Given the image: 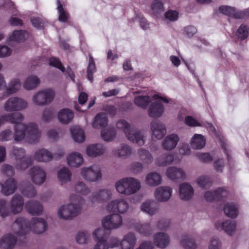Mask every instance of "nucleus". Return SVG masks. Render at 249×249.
<instances>
[{
  "mask_svg": "<svg viewBox=\"0 0 249 249\" xmlns=\"http://www.w3.org/2000/svg\"><path fill=\"white\" fill-rule=\"evenodd\" d=\"M28 107L27 101L20 97H11L4 103L3 108L5 111H19L26 109Z\"/></svg>",
  "mask_w": 249,
  "mask_h": 249,
  "instance_id": "6e6552de",
  "label": "nucleus"
},
{
  "mask_svg": "<svg viewBox=\"0 0 249 249\" xmlns=\"http://www.w3.org/2000/svg\"><path fill=\"white\" fill-rule=\"evenodd\" d=\"M150 101L149 96H138L135 98V104L142 108H146Z\"/></svg>",
  "mask_w": 249,
  "mask_h": 249,
  "instance_id": "5fc2aeb1",
  "label": "nucleus"
},
{
  "mask_svg": "<svg viewBox=\"0 0 249 249\" xmlns=\"http://www.w3.org/2000/svg\"><path fill=\"white\" fill-rule=\"evenodd\" d=\"M10 211L7 206V201L3 199H0V214L3 218L10 215Z\"/></svg>",
  "mask_w": 249,
  "mask_h": 249,
  "instance_id": "680f3d73",
  "label": "nucleus"
},
{
  "mask_svg": "<svg viewBox=\"0 0 249 249\" xmlns=\"http://www.w3.org/2000/svg\"><path fill=\"white\" fill-rule=\"evenodd\" d=\"M18 188V183L14 178H10L2 183L1 193L8 196L13 194Z\"/></svg>",
  "mask_w": 249,
  "mask_h": 249,
  "instance_id": "7c9ffc66",
  "label": "nucleus"
},
{
  "mask_svg": "<svg viewBox=\"0 0 249 249\" xmlns=\"http://www.w3.org/2000/svg\"><path fill=\"white\" fill-rule=\"evenodd\" d=\"M55 95V93L53 89H42L34 93L32 101L33 103L36 106H44L52 102Z\"/></svg>",
  "mask_w": 249,
  "mask_h": 249,
  "instance_id": "39448f33",
  "label": "nucleus"
},
{
  "mask_svg": "<svg viewBox=\"0 0 249 249\" xmlns=\"http://www.w3.org/2000/svg\"><path fill=\"white\" fill-rule=\"evenodd\" d=\"M40 83L39 78L35 75H31L25 80L23 88L27 90H32L36 89Z\"/></svg>",
  "mask_w": 249,
  "mask_h": 249,
  "instance_id": "79ce46f5",
  "label": "nucleus"
},
{
  "mask_svg": "<svg viewBox=\"0 0 249 249\" xmlns=\"http://www.w3.org/2000/svg\"><path fill=\"white\" fill-rule=\"evenodd\" d=\"M197 184L202 188L209 187L212 184L210 178L207 176H202L198 177L196 180Z\"/></svg>",
  "mask_w": 249,
  "mask_h": 249,
  "instance_id": "052dcab7",
  "label": "nucleus"
},
{
  "mask_svg": "<svg viewBox=\"0 0 249 249\" xmlns=\"http://www.w3.org/2000/svg\"><path fill=\"white\" fill-rule=\"evenodd\" d=\"M14 133L10 129H5L0 132V140L2 142L11 141L16 142H24L30 144L37 143L41 136L38 124L35 122L22 124L14 126Z\"/></svg>",
  "mask_w": 249,
  "mask_h": 249,
  "instance_id": "f257e3e1",
  "label": "nucleus"
},
{
  "mask_svg": "<svg viewBox=\"0 0 249 249\" xmlns=\"http://www.w3.org/2000/svg\"><path fill=\"white\" fill-rule=\"evenodd\" d=\"M178 17V13L176 10H170L165 14V18L170 21H176Z\"/></svg>",
  "mask_w": 249,
  "mask_h": 249,
  "instance_id": "774afa93",
  "label": "nucleus"
},
{
  "mask_svg": "<svg viewBox=\"0 0 249 249\" xmlns=\"http://www.w3.org/2000/svg\"><path fill=\"white\" fill-rule=\"evenodd\" d=\"M67 164L71 168H78L84 163L83 155L77 152L69 153L66 156Z\"/></svg>",
  "mask_w": 249,
  "mask_h": 249,
  "instance_id": "c85d7f7f",
  "label": "nucleus"
},
{
  "mask_svg": "<svg viewBox=\"0 0 249 249\" xmlns=\"http://www.w3.org/2000/svg\"><path fill=\"white\" fill-rule=\"evenodd\" d=\"M24 119V115L19 112H10L0 116V126L5 122L19 125Z\"/></svg>",
  "mask_w": 249,
  "mask_h": 249,
  "instance_id": "4468645a",
  "label": "nucleus"
},
{
  "mask_svg": "<svg viewBox=\"0 0 249 249\" xmlns=\"http://www.w3.org/2000/svg\"><path fill=\"white\" fill-rule=\"evenodd\" d=\"M33 160L38 162L48 163L53 159V153L45 148H39L33 154Z\"/></svg>",
  "mask_w": 249,
  "mask_h": 249,
  "instance_id": "4be33fe9",
  "label": "nucleus"
},
{
  "mask_svg": "<svg viewBox=\"0 0 249 249\" xmlns=\"http://www.w3.org/2000/svg\"><path fill=\"white\" fill-rule=\"evenodd\" d=\"M114 187L119 194L129 196L140 190L141 183L135 178L125 177L116 181L114 184Z\"/></svg>",
  "mask_w": 249,
  "mask_h": 249,
  "instance_id": "7ed1b4c3",
  "label": "nucleus"
},
{
  "mask_svg": "<svg viewBox=\"0 0 249 249\" xmlns=\"http://www.w3.org/2000/svg\"><path fill=\"white\" fill-rule=\"evenodd\" d=\"M116 128L123 131L125 137L133 128L131 124L124 120H120L116 123Z\"/></svg>",
  "mask_w": 249,
  "mask_h": 249,
  "instance_id": "603ef678",
  "label": "nucleus"
},
{
  "mask_svg": "<svg viewBox=\"0 0 249 249\" xmlns=\"http://www.w3.org/2000/svg\"><path fill=\"white\" fill-rule=\"evenodd\" d=\"M58 6L57 7L58 11V20L60 22H66L69 18V14L65 10L59 0H57Z\"/></svg>",
  "mask_w": 249,
  "mask_h": 249,
  "instance_id": "bf43d9fd",
  "label": "nucleus"
},
{
  "mask_svg": "<svg viewBox=\"0 0 249 249\" xmlns=\"http://www.w3.org/2000/svg\"><path fill=\"white\" fill-rule=\"evenodd\" d=\"M17 242V238L14 234L6 233L0 239V248L2 249H13Z\"/></svg>",
  "mask_w": 249,
  "mask_h": 249,
  "instance_id": "2f4dec72",
  "label": "nucleus"
},
{
  "mask_svg": "<svg viewBox=\"0 0 249 249\" xmlns=\"http://www.w3.org/2000/svg\"><path fill=\"white\" fill-rule=\"evenodd\" d=\"M108 121L105 113H101L97 114L93 120L92 124L94 128H100L106 126L107 125Z\"/></svg>",
  "mask_w": 249,
  "mask_h": 249,
  "instance_id": "c03bdc74",
  "label": "nucleus"
},
{
  "mask_svg": "<svg viewBox=\"0 0 249 249\" xmlns=\"http://www.w3.org/2000/svg\"><path fill=\"white\" fill-rule=\"evenodd\" d=\"M179 139V137L176 133L168 134L162 141L161 146L164 150L172 151L176 148Z\"/></svg>",
  "mask_w": 249,
  "mask_h": 249,
  "instance_id": "5701e85b",
  "label": "nucleus"
},
{
  "mask_svg": "<svg viewBox=\"0 0 249 249\" xmlns=\"http://www.w3.org/2000/svg\"><path fill=\"white\" fill-rule=\"evenodd\" d=\"M22 194L25 196L32 198L36 196V191L33 185H30L28 187L23 189Z\"/></svg>",
  "mask_w": 249,
  "mask_h": 249,
  "instance_id": "0e129e2a",
  "label": "nucleus"
},
{
  "mask_svg": "<svg viewBox=\"0 0 249 249\" xmlns=\"http://www.w3.org/2000/svg\"><path fill=\"white\" fill-rule=\"evenodd\" d=\"M31 21L34 27L37 29H42L45 26V21L39 17H32Z\"/></svg>",
  "mask_w": 249,
  "mask_h": 249,
  "instance_id": "69168bd1",
  "label": "nucleus"
},
{
  "mask_svg": "<svg viewBox=\"0 0 249 249\" xmlns=\"http://www.w3.org/2000/svg\"><path fill=\"white\" fill-rule=\"evenodd\" d=\"M131 228L134 229L140 234L145 236H148L151 235L153 231L150 223H141L135 222L131 226Z\"/></svg>",
  "mask_w": 249,
  "mask_h": 249,
  "instance_id": "f704fd0d",
  "label": "nucleus"
},
{
  "mask_svg": "<svg viewBox=\"0 0 249 249\" xmlns=\"http://www.w3.org/2000/svg\"><path fill=\"white\" fill-rule=\"evenodd\" d=\"M71 202L61 206L57 210V216L62 220H72L78 216L81 212L85 199L80 196L71 195Z\"/></svg>",
  "mask_w": 249,
  "mask_h": 249,
  "instance_id": "f03ea898",
  "label": "nucleus"
},
{
  "mask_svg": "<svg viewBox=\"0 0 249 249\" xmlns=\"http://www.w3.org/2000/svg\"><path fill=\"white\" fill-rule=\"evenodd\" d=\"M249 17V10L246 9L244 11H238L234 8V12L232 16V18L237 19L244 18Z\"/></svg>",
  "mask_w": 249,
  "mask_h": 249,
  "instance_id": "338daca9",
  "label": "nucleus"
},
{
  "mask_svg": "<svg viewBox=\"0 0 249 249\" xmlns=\"http://www.w3.org/2000/svg\"><path fill=\"white\" fill-rule=\"evenodd\" d=\"M103 227L108 230H116L123 224V217L117 213H112L105 216L102 220Z\"/></svg>",
  "mask_w": 249,
  "mask_h": 249,
  "instance_id": "1a4fd4ad",
  "label": "nucleus"
},
{
  "mask_svg": "<svg viewBox=\"0 0 249 249\" xmlns=\"http://www.w3.org/2000/svg\"><path fill=\"white\" fill-rule=\"evenodd\" d=\"M74 117V113L69 108H64L60 109L57 113V118L59 121L63 124L70 123Z\"/></svg>",
  "mask_w": 249,
  "mask_h": 249,
  "instance_id": "4c0bfd02",
  "label": "nucleus"
},
{
  "mask_svg": "<svg viewBox=\"0 0 249 249\" xmlns=\"http://www.w3.org/2000/svg\"><path fill=\"white\" fill-rule=\"evenodd\" d=\"M90 240V234L86 231H81L78 232L75 236V240L79 245H86Z\"/></svg>",
  "mask_w": 249,
  "mask_h": 249,
  "instance_id": "49530a36",
  "label": "nucleus"
},
{
  "mask_svg": "<svg viewBox=\"0 0 249 249\" xmlns=\"http://www.w3.org/2000/svg\"><path fill=\"white\" fill-rule=\"evenodd\" d=\"M153 244L158 248L164 249L168 247L171 242L168 234L164 232H158L153 237Z\"/></svg>",
  "mask_w": 249,
  "mask_h": 249,
  "instance_id": "b1692460",
  "label": "nucleus"
},
{
  "mask_svg": "<svg viewBox=\"0 0 249 249\" xmlns=\"http://www.w3.org/2000/svg\"><path fill=\"white\" fill-rule=\"evenodd\" d=\"M129 208V204L124 198H117L110 200L106 206V209L108 213L119 215L126 213Z\"/></svg>",
  "mask_w": 249,
  "mask_h": 249,
  "instance_id": "423d86ee",
  "label": "nucleus"
},
{
  "mask_svg": "<svg viewBox=\"0 0 249 249\" xmlns=\"http://www.w3.org/2000/svg\"><path fill=\"white\" fill-rule=\"evenodd\" d=\"M224 212L228 217L234 218L238 214V208L233 203H226L224 207Z\"/></svg>",
  "mask_w": 249,
  "mask_h": 249,
  "instance_id": "a18cd8bd",
  "label": "nucleus"
},
{
  "mask_svg": "<svg viewBox=\"0 0 249 249\" xmlns=\"http://www.w3.org/2000/svg\"><path fill=\"white\" fill-rule=\"evenodd\" d=\"M72 138L73 140L79 143L83 142L85 139L84 131L79 126H74L71 129Z\"/></svg>",
  "mask_w": 249,
  "mask_h": 249,
  "instance_id": "de8ad7c7",
  "label": "nucleus"
},
{
  "mask_svg": "<svg viewBox=\"0 0 249 249\" xmlns=\"http://www.w3.org/2000/svg\"><path fill=\"white\" fill-rule=\"evenodd\" d=\"M25 208L27 212L33 215H41L43 211L41 204L35 200L27 201L25 204Z\"/></svg>",
  "mask_w": 249,
  "mask_h": 249,
  "instance_id": "473e14b6",
  "label": "nucleus"
},
{
  "mask_svg": "<svg viewBox=\"0 0 249 249\" xmlns=\"http://www.w3.org/2000/svg\"><path fill=\"white\" fill-rule=\"evenodd\" d=\"M113 191L109 188H99L92 192L89 197L92 203H103L112 198Z\"/></svg>",
  "mask_w": 249,
  "mask_h": 249,
  "instance_id": "9d476101",
  "label": "nucleus"
},
{
  "mask_svg": "<svg viewBox=\"0 0 249 249\" xmlns=\"http://www.w3.org/2000/svg\"><path fill=\"white\" fill-rule=\"evenodd\" d=\"M11 228L13 232L18 237L25 236L29 233L28 221L24 217L17 218Z\"/></svg>",
  "mask_w": 249,
  "mask_h": 249,
  "instance_id": "f8f14e48",
  "label": "nucleus"
},
{
  "mask_svg": "<svg viewBox=\"0 0 249 249\" xmlns=\"http://www.w3.org/2000/svg\"><path fill=\"white\" fill-rule=\"evenodd\" d=\"M24 202L23 197L19 194L14 195L10 202V211L15 214L21 213Z\"/></svg>",
  "mask_w": 249,
  "mask_h": 249,
  "instance_id": "cd10ccee",
  "label": "nucleus"
},
{
  "mask_svg": "<svg viewBox=\"0 0 249 249\" xmlns=\"http://www.w3.org/2000/svg\"><path fill=\"white\" fill-rule=\"evenodd\" d=\"M47 221L41 217H33L28 222L29 231L31 230L36 234L43 233L47 230Z\"/></svg>",
  "mask_w": 249,
  "mask_h": 249,
  "instance_id": "ddd939ff",
  "label": "nucleus"
},
{
  "mask_svg": "<svg viewBox=\"0 0 249 249\" xmlns=\"http://www.w3.org/2000/svg\"><path fill=\"white\" fill-rule=\"evenodd\" d=\"M137 241V237L133 232L125 234L120 241L121 249H134Z\"/></svg>",
  "mask_w": 249,
  "mask_h": 249,
  "instance_id": "c756f323",
  "label": "nucleus"
},
{
  "mask_svg": "<svg viewBox=\"0 0 249 249\" xmlns=\"http://www.w3.org/2000/svg\"><path fill=\"white\" fill-rule=\"evenodd\" d=\"M190 144L194 149H201L206 144V140L201 134H196L191 140Z\"/></svg>",
  "mask_w": 249,
  "mask_h": 249,
  "instance_id": "37998d69",
  "label": "nucleus"
},
{
  "mask_svg": "<svg viewBox=\"0 0 249 249\" xmlns=\"http://www.w3.org/2000/svg\"><path fill=\"white\" fill-rule=\"evenodd\" d=\"M180 245L185 249H196L197 245L195 240L189 236H184L180 242Z\"/></svg>",
  "mask_w": 249,
  "mask_h": 249,
  "instance_id": "8fccbe9b",
  "label": "nucleus"
},
{
  "mask_svg": "<svg viewBox=\"0 0 249 249\" xmlns=\"http://www.w3.org/2000/svg\"><path fill=\"white\" fill-rule=\"evenodd\" d=\"M107 151L106 147L102 143H94L88 145L86 149L89 157L96 158L103 155Z\"/></svg>",
  "mask_w": 249,
  "mask_h": 249,
  "instance_id": "bb28decb",
  "label": "nucleus"
},
{
  "mask_svg": "<svg viewBox=\"0 0 249 249\" xmlns=\"http://www.w3.org/2000/svg\"><path fill=\"white\" fill-rule=\"evenodd\" d=\"M140 210L145 213L152 216L158 213V208L154 200H147L141 204Z\"/></svg>",
  "mask_w": 249,
  "mask_h": 249,
  "instance_id": "c9c22d12",
  "label": "nucleus"
},
{
  "mask_svg": "<svg viewBox=\"0 0 249 249\" xmlns=\"http://www.w3.org/2000/svg\"><path fill=\"white\" fill-rule=\"evenodd\" d=\"M102 139L107 142H112L116 136L115 130L112 128L103 129L101 132Z\"/></svg>",
  "mask_w": 249,
  "mask_h": 249,
  "instance_id": "09e8293b",
  "label": "nucleus"
},
{
  "mask_svg": "<svg viewBox=\"0 0 249 249\" xmlns=\"http://www.w3.org/2000/svg\"><path fill=\"white\" fill-rule=\"evenodd\" d=\"M28 174L33 183L37 185L43 184L47 178L45 170L38 165L31 168L28 172Z\"/></svg>",
  "mask_w": 249,
  "mask_h": 249,
  "instance_id": "9b49d317",
  "label": "nucleus"
},
{
  "mask_svg": "<svg viewBox=\"0 0 249 249\" xmlns=\"http://www.w3.org/2000/svg\"><path fill=\"white\" fill-rule=\"evenodd\" d=\"M127 139L133 144L140 146L143 145L146 141V137L144 132L142 130L134 129L131 130L126 137Z\"/></svg>",
  "mask_w": 249,
  "mask_h": 249,
  "instance_id": "6ab92c4d",
  "label": "nucleus"
},
{
  "mask_svg": "<svg viewBox=\"0 0 249 249\" xmlns=\"http://www.w3.org/2000/svg\"><path fill=\"white\" fill-rule=\"evenodd\" d=\"M163 112L164 107L159 101L153 102L148 110V115L154 118L160 117Z\"/></svg>",
  "mask_w": 249,
  "mask_h": 249,
  "instance_id": "ea45409f",
  "label": "nucleus"
},
{
  "mask_svg": "<svg viewBox=\"0 0 249 249\" xmlns=\"http://www.w3.org/2000/svg\"><path fill=\"white\" fill-rule=\"evenodd\" d=\"M151 10L153 14L158 15L164 11L162 2L160 0H155L151 3Z\"/></svg>",
  "mask_w": 249,
  "mask_h": 249,
  "instance_id": "13d9d810",
  "label": "nucleus"
},
{
  "mask_svg": "<svg viewBox=\"0 0 249 249\" xmlns=\"http://www.w3.org/2000/svg\"><path fill=\"white\" fill-rule=\"evenodd\" d=\"M21 83L19 79L14 78L12 79L5 86V92L0 97V100H3L6 96L16 93L21 89Z\"/></svg>",
  "mask_w": 249,
  "mask_h": 249,
  "instance_id": "a878e982",
  "label": "nucleus"
},
{
  "mask_svg": "<svg viewBox=\"0 0 249 249\" xmlns=\"http://www.w3.org/2000/svg\"><path fill=\"white\" fill-rule=\"evenodd\" d=\"M144 181L145 184L148 186H157L161 183L162 177L158 172H151L146 175Z\"/></svg>",
  "mask_w": 249,
  "mask_h": 249,
  "instance_id": "72a5a7b5",
  "label": "nucleus"
},
{
  "mask_svg": "<svg viewBox=\"0 0 249 249\" xmlns=\"http://www.w3.org/2000/svg\"><path fill=\"white\" fill-rule=\"evenodd\" d=\"M93 236L97 241L93 249H108L106 245L107 233L104 229H96L93 232Z\"/></svg>",
  "mask_w": 249,
  "mask_h": 249,
  "instance_id": "393cba45",
  "label": "nucleus"
},
{
  "mask_svg": "<svg viewBox=\"0 0 249 249\" xmlns=\"http://www.w3.org/2000/svg\"><path fill=\"white\" fill-rule=\"evenodd\" d=\"M249 30L247 25H241L237 31L236 35L241 40H243L249 36Z\"/></svg>",
  "mask_w": 249,
  "mask_h": 249,
  "instance_id": "e2e57ef3",
  "label": "nucleus"
},
{
  "mask_svg": "<svg viewBox=\"0 0 249 249\" xmlns=\"http://www.w3.org/2000/svg\"><path fill=\"white\" fill-rule=\"evenodd\" d=\"M28 37V34L25 31H14L9 37L11 41H23Z\"/></svg>",
  "mask_w": 249,
  "mask_h": 249,
  "instance_id": "3c124183",
  "label": "nucleus"
},
{
  "mask_svg": "<svg viewBox=\"0 0 249 249\" xmlns=\"http://www.w3.org/2000/svg\"><path fill=\"white\" fill-rule=\"evenodd\" d=\"M222 243L218 236L212 237L208 243V249H222Z\"/></svg>",
  "mask_w": 249,
  "mask_h": 249,
  "instance_id": "6e6d98bb",
  "label": "nucleus"
},
{
  "mask_svg": "<svg viewBox=\"0 0 249 249\" xmlns=\"http://www.w3.org/2000/svg\"><path fill=\"white\" fill-rule=\"evenodd\" d=\"M174 160V157L172 154L165 153L155 159V164L157 166L165 167L171 164Z\"/></svg>",
  "mask_w": 249,
  "mask_h": 249,
  "instance_id": "58836bf2",
  "label": "nucleus"
},
{
  "mask_svg": "<svg viewBox=\"0 0 249 249\" xmlns=\"http://www.w3.org/2000/svg\"><path fill=\"white\" fill-rule=\"evenodd\" d=\"M133 153L132 147L125 143H121L119 146L112 149L111 153L114 156L122 159H126L130 157Z\"/></svg>",
  "mask_w": 249,
  "mask_h": 249,
  "instance_id": "f3484780",
  "label": "nucleus"
},
{
  "mask_svg": "<svg viewBox=\"0 0 249 249\" xmlns=\"http://www.w3.org/2000/svg\"><path fill=\"white\" fill-rule=\"evenodd\" d=\"M10 156L14 160L15 168L18 170H25L33 164L31 157L26 155V150L22 147H13Z\"/></svg>",
  "mask_w": 249,
  "mask_h": 249,
  "instance_id": "20e7f679",
  "label": "nucleus"
},
{
  "mask_svg": "<svg viewBox=\"0 0 249 249\" xmlns=\"http://www.w3.org/2000/svg\"><path fill=\"white\" fill-rule=\"evenodd\" d=\"M75 191L83 195H88L90 193V189L82 181L76 182L74 187Z\"/></svg>",
  "mask_w": 249,
  "mask_h": 249,
  "instance_id": "864d4df0",
  "label": "nucleus"
},
{
  "mask_svg": "<svg viewBox=\"0 0 249 249\" xmlns=\"http://www.w3.org/2000/svg\"><path fill=\"white\" fill-rule=\"evenodd\" d=\"M96 67L94 59L91 56H89V62L87 68V77L89 81L92 82L93 79V74L95 72Z\"/></svg>",
  "mask_w": 249,
  "mask_h": 249,
  "instance_id": "4d7b16f0",
  "label": "nucleus"
},
{
  "mask_svg": "<svg viewBox=\"0 0 249 249\" xmlns=\"http://www.w3.org/2000/svg\"><path fill=\"white\" fill-rule=\"evenodd\" d=\"M80 174L85 180L90 182L99 181L102 178L101 167L97 164L82 168Z\"/></svg>",
  "mask_w": 249,
  "mask_h": 249,
  "instance_id": "0eeeda50",
  "label": "nucleus"
},
{
  "mask_svg": "<svg viewBox=\"0 0 249 249\" xmlns=\"http://www.w3.org/2000/svg\"><path fill=\"white\" fill-rule=\"evenodd\" d=\"M165 175L173 181L185 180L186 178V173L184 169L177 166H170L167 168Z\"/></svg>",
  "mask_w": 249,
  "mask_h": 249,
  "instance_id": "aec40b11",
  "label": "nucleus"
},
{
  "mask_svg": "<svg viewBox=\"0 0 249 249\" xmlns=\"http://www.w3.org/2000/svg\"><path fill=\"white\" fill-rule=\"evenodd\" d=\"M173 192L172 188L169 186H161L157 187L154 191L155 199L160 202L168 201L171 198Z\"/></svg>",
  "mask_w": 249,
  "mask_h": 249,
  "instance_id": "a211bd4d",
  "label": "nucleus"
},
{
  "mask_svg": "<svg viewBox=\"0 0 249 249\" xmlns=\"http://www.w3.org/2000/svg\"><path fill=\"white\" fill-rule=\"evenodd\" d=\"M151 137L152 139L161 140L166 134L165 125L158 121H153L150 123Z\"/></svg>",
  "mask_w": 249,
  "mask_h": 249,
  "instance_id": "412c9836",
  "label": "nucleus"
},
{
  "mask_svg": "<svg viewBox=\"0 0 249 249\" xmlns=\"http://www.w3.org/2000/svg\"><path fill=\"white\" fill-rule=\"evenodd\" d=\"M72 173L68 167H64L57 173V177L59 184L64 185L71 180Z\"/></svg>",
  "mask_w": 249,
  "mask_h": 249,
  "instance_id": "e433bc0d",
  "label": "nucleus"
},
{
  "mask_svg": "<svg viewBox=\"0 0 249 249\" xmlns=\"http://www.w3.org/2000/svg\"><path fill=\"white\" fill-rule=\"evenodd\" d=\"M195 194L193 187L188 182H183L179 184L178 189L179 198L184 201L192 199Z\"/></svg>",
  "mask_w": 249,
  "mask_h": 249,
  "instance_id": "dca6fc26",
  "label": "nucleus"
},
{
  "mask_svg": "<svg viewBox=\"0 0 249 249\" xmlns=\"http://www.w3.org/2000/svg\"><path fill=\"white\" fill-rule=\"evenodd\" d=\"M215 228L219 231H223L227 235L232 236L236 229L235 221L230 220H219L215 223Z\"/></svg>",
  "mask_w": 249,
  "mask_h": 249,
  "instance_id": "2eb2a0df",
  "label": "nucleus"
},
{
  "mask_svg": "<svg viewBox=\"0 0 249 249\" xmlns=\"http://www.w3.org/2000/svg\"><path fill=\"white\" fill-rule=\"evenodd\" d=\"M137 154L139 160L144 165H150L153 161L154 158L152 154L146 149L139 148L137 150Z\"/></svg>",
  "mask_w": 249,
  "mask_h": 249,
  "instance_id": "a19ab883",
  "label": "nucleus"
}]
</instances>
